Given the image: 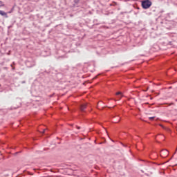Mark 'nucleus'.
Segmentation results:
<instances>
[{"label": "nucleus", "instance_id": "obj_1", "mask_svg": "<svg viewBox=\"0 0 177 177\" xmlns=\"http://www.w3.org/2000/svg\"><path fill=\"white\" fill-rule=\"evenodd\" d=\"M152 3L149 0H145L142 1V6L143 9H149Z\"/></svg>", "mask_w": 177, "mask_h": 177}, {"label": "nucleus", "instance_id": "obj_2", "mask_svg": "<svg viewBox=\"0 0 177 177\" xmlns=\"http://www.w3.org/2000/svg\"><path fill=\"white\" fill-rule=\"evenodd\" d=\"M169 154V152H168V150L167 149L162 150L160 152V155L162 156L163 157H167Z\"/></svg>", "mask_w": 177, "mask_h": 177}, {"label": "nucleus", "instance_id": "obj_3", "mask_svg": "<svg viewBox=\"0 0 177 177\" xmlns=\"http://www.w3.org/2000/svg\"><path fill=\"white\" fill-rule=\"evenodd\" d=\"M0 15L3 16V17H5L6 19H8V13L5 12L3 10H0Z\"/></svg>", "mask_w": 177, "mask_h": 177}, {"label": "nucleus", "instance_id": "obj_4", "mask_svg": "<svg viewBox=\"0 0 177 177\" xmlns=\"http://www.w3.org/2000/svg\"><path fill=\"white\" fill-rule=\"evenodd\" d=\"M85 109H86V104H83L80 106L81 111H84Z\"/></svg>", "mask_w": 177, "mask_h": 177}, {"label": "nucleus", "instance_id": "obj_5", "mask_svg": "<svg viewBox=\"0 0 177 177\" xmlns=\"http://www.w3.org/2000/svg\"><path fill=\"white\" fill-rule=\"evenodd\" d=\"M116 95L118 96V99H121V97H122V93L119 91L116 93ZM118 95H120V96H118Z\"/></svg>", "mask_w": 177, "mask_h": 177}, {"label": "nucleus", "instance_id": "obj_6", "mask_svg": "<svg viewBox=\"0 0 177 177\" xmlns=\"http://www.w3.org/2000/svg\"><path fill=\"white\" fill-rule=\"evenodd\" d=\"M2 6H5V3L2 1H0V8H2Z\"/></svg>", "mask_w": 177, "mask_h": 177}, {"label": "nucleus", "instance_id": "obj_7", "mask_svg": "<svg viewBox=\"0 0 177 177\" xmlns=\"http://www.w3.org/2000/svg\"><path fill=\"white\" fill-rule=\"evenodd\" d=\"M149 120H154V117H150Z\"/></svg>", "mask_w": 177, "mask_h": 177}, {"label": "nucleus", "instance_id": "obj_8", "mask_svg": "<svg viewBox=\"0 0 177 177\" xmlns=\"http://www.w3.org/2000/svg\"><path fill=\"white\" fill-rule=\"evenodd\" d=\"M77 129H81V127H77Z\"/></svg>", "mask_w": 177, "mask_h": 177}, {"label": "nucleus", "instance_id": "obj_9", "mask_svg": "<svg viewBox=\"0 0 177 177\" xmlns=\"http://www.w3.org/2000/svg\"><path fill=\"white\" fill-rule=\"evenodd\" d=\"M45 131H46V129H44V130L43 131V133H45Z\"/></svg>", "mask_w": 177, "mask_h": 177}, {"label": "nucleus", "instance_id": "obj_10", "mask_svg": "<svg viewBox=\"0 0 177 177\" xmlns=\"http://www.w3.org/2000/svg\"><path fill=\"white\" fill-rule=\"evenodd\" d=\"M8 13H12V12H11V11H10Z\"/></svg>", "mask_w": 177, "mask_h": 177}]
</instances>
